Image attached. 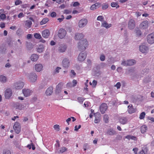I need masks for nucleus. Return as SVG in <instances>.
<instances>
[{"instance_id":"0eeeda50","label":"nucleus","mask_w":154,"mask_h":154,"mask_svg":"<svg viewBox=\"0 0 154 154\" xmlns=\"http://www.w3.org/2000/svg\"><path fill=\"white\" fill-rule=\"evenodd\" d=\"M66 33V31L64 29H61L59 31L58 35L60 38H63L65 37Z\"/></svg>"},{"instance_id":"864d4df0","label":"nucleus","mask_w":154,"mask_h":154,"mask_svg":"<svg viewBox=\"0 0 154 154\" xmlns=\"http://www.w3.org/2000/svg\"><path fill=\"white\" fill-rule=\"evenodd\" d=\"M97 83V81L94 80L92 82V86L93 87H95Z\"/></svg>"},{"instance_id":"09e8293b","label":"nucleus","mask_w":154,"mask_h":154,"mask_svg":"<svg viewBox=\"0 0 154 154\" xmlns=\"http://www.w3.org/2000/svg\"><path fill=\"white\" fill-rule=\"evenodd\" d=\"M77 100L78 102L80 103H82L84 100V98L82 97H78Z\"/></svg>"},{"instance_id":"13d9d810","label":"nucleus","mask_w":154,"mask_h":154,"mask_svg":"<svg viewBox=\"0 0 154 154\" xmlns=\"http://www.w3.org/2000/svg\"><path fill=\"white\" fill-rule=\"evenodd\" d=\"M97 8L94 4L92 5L90 8V9L92 10H94Z\"/></svg>"},{"instance_id":"412c9836","label":"nucleus","mask_w":154,"mask_h":154,"mask_svg":"<svg viewBox=\"0 0 154 154\" xmlns=\"http://www.w3.org/2000/svg\"><path fill=\"white\" fill-rule=\"evenodd\" d=\"M43 66L41 64H37L35 65V70L38 72H39L42 69Z\"/></svg>"},{"instance_id":"7c9ffc66","label":"nucleus","mask_w":154,"mask_h":154,"mask_svg":"<svg viewBox=\"0 0 154 154\" xmlns=\"http://www.w3.org/2000/svg\"><path fill=\"white\" fill-rule=\"evenodd\" d=\"M32 24V22L30 20H27L25 21V26L26 28H29L30 27Z\"/></svg>"},{"instance_id":"c85d7f7f","label":"nucleus","mask_w":154,"mask_h":154,"mask_svg":"<svg viewBox=\"0 0 154 154\" xmlns=\"http://www.w3.org/2000/svg\"><path fill=\"white\" fill-rule=\"evenodd\" d=\"M147 129V126L145 125H142L140 127V131L143 134L145 133Z\"/></svg>"},{"instance_id":"39448f33","label":"nucleus","mask_w":154,"mask_h":154,"mask_svg":"<svg viewBox=\"0 0 154 154\" xmlns=\"http://www.w3.org/2000/svg\"><path fill=\"white\" fill-rule=\"evenodd\" d=\"M147 41L148 43L152 44L154 43V34L151 33L147 36Z\"/></svg>"},{"instance_id":"69168bd1","label":"nucleus","mask_w":154,"mask_h":154,"mask_svg":"<svg viewBox=\"0 0 154 154\" xmlns=\"http://www.w3.org/2000/svg\"><path fill=\"white\" fill-rule=\"evenodd\" d=\"M64 12L66 14H69L71 12V11L69 10H64Z\"/></svg>"},{"instance_id":"7ed1b4c3","label":"nucleus","mask_w":154,"mask_h":154,"mask_svg":"<svg viewBox=\"0 0 154 154\" xmlns=\"http://www.w3.org/2000/svg\"><path fill=\"white\" fill-rule=\"evenodd\" d=\"M87 57V54L85 52H81L79 54L77 60L79 62H82L84 61Z\"/></svg>"},{"instance_id":"4be33fe9","label":"nucleus","mask_w":154,"mask_h":154,"mask_svg":"<svg viewBox=\"0 0 154 154\" xmlns=\"http://www.w3.org/2000/svg\"><path fill=\"white\" fill-rule=\"evenodd\" d=\"M66 48V46L65 45L63 44L61 45L59 47L58 51L60 52H64L65 51Z\"/></svg>"},{"instance_id":"a19ab883","label":"nucleus","mask_w":154,"mask_h":154,"mask_svg":"<svg viewBox=\"0 0 154 154\" xmlns=\"http://www.w3.org/2000/svg\"><path fill=\"white\" fill-rule=\"evenodd\" d=\"M109 117L107 115L105 114L103 116V120L106 123L108 122V121Z\"/></svg>"},{"instance_id":"bf43d9fd","label":"nucleus","mask_w":154,"mask_h":154,"mask_svg":"<svg viewBox=\"0 0 154 154\" xmlns=\"http://www.w3.org/2000/svg\"><path fill=\"white\" fill-rule=\"evenodd\" d=\"M80 5L79 3L77 2H75L73 4V6L74 7H75L77 6H79Z\"/></svg>"},{"instance_id":"79ce46f5","label":"nucleus","mask_w":154,"mask_h":154,"mask_svg":"<svg viewBox=\"0 0 154 154\" xmlns=\"http://www.w3.org/2000/svg\"><path fill=\"white\" fill-rule=\"evenodd\" d=\"M108 5L106 3H104L102 5V8L103 10H105L108 7Z\"/></svg>"},{"instance_id":"f257e3e1","label":"nucleus","mask_w":154,"mask_h":154,"mask_svg":"<svg viewBox=\"0 0 154 154\" xmlns=\"http://www.w3.org/2000/svg\"><path fill=\"white\" fill-rule=\"evenodd\" d=\"M78 45V47L80 50H84L88 45V42L86 39H83L80 41Z\"/></svg>"},{"instance_id":"9d476101","label":"nucleus","mask_w":154,"mask_h":154,"mask_svg":"<svg viewBox=\"0 0 154 154\" xmlns=\"http://www.w3.org/2000/svg\"><path fill=\"white\" fill-rule=\"evenodd\" d=\"M12 91L10 89H7L5 91V96L6 99H9L12 96Z\"/></svg>"},{"instance_id":"603ef678","label":"nucleus","mask_w":154,"mask_h":154,"mask_svg":"<svg viewBox=\"0 0 154 154\" xmlns=\"http://www.w3.org/2000/svg\"><path fill=\"white\" fill-rule=\"evenodd\" d=\"M72 87H74L77 84V82L76 80L74 79L72 81Z\"/></svg>"},{"instance_id":"e2e57ef3","label":"nucleus","mask_w":154,"mask_h":154,"mask_svg":"<svg viewBox=\"0 0 154 154\" xmlns=\"http://www.w3.org/2000/svg\"><path fill=\"white\" fill-rule=\"evenodd\" d=\"M138 150V148L135 147L133 149V151L134 152V153L135 154H137V152Z\"/></svg>"},{"instance_id":"4d7b16f0","label":"nucleus","mask_w":154,"mask_h":154,"mask_svg":"<svg viewBox=\"0 0 154 154\" xmlns=\"http://www.w3.org/2000/svg\"><path fill=\"white\" fill-rule=\"evenodd\" d=\"M121 86V84L120 82H118L117 84L115 85V86L117 87V89H119L120 88Z\"/></svg>"},{"instance_id":"5701e85b","label":"nucleus","mask_w":154,"mask_h":154,"mask_svg":"<svg viewBox=\"0 0 154 154\" xmlns=\"http://www.w3.org/2000/svg\"><path fill=\"white\" fill-rule=\"evenodd\" d=\"M62 85L61 84H59L56 86V93L58 94L60 93L62 89Z\"/></svg>"},{"instance_id":"0e129e2a","label":"nucleus","mask_w":154,"mask_h":154,"mask_svg":"<svg viewBox=\"0 0 154 154\" xmlns=\"http://www.w3.org/2000/svg\"><path fill=\"white\" fill-rule=\"evenodd\" d=\"M122 68L121 67H119L117 68L116 70L117 71L119 72H121L122 71Z\"/></svg>"},{"instance_id":"ddd939ff","label":"nucleus","mask_w":154,"mask_h":154,"mask_svg":"<svg viewBox=\"0 0 154 154\" xmlns=\"http://www.w3.org/2000/svg\"><path fill=\"white\" fill-rule=\"evenodd\" d=\"M101 27L105 28L106 29H108L112 26V24L111 23H108L106 21H104L101 22Z\"/></svg>"},{"instance_id":"052dcab7","label":"nucleus","mask_w":154,"mask_h":154,"mask_svg":"<svg viewBox=\"0 0 154 154\" xmlns=\"http://www.w3.org/2000/svg\"><path fill=\"white\" fill-rule=\"evenodd\" d=\"M5 23L3 22H1L0 24V27L1 28H3L5 27Z\"/></svg>"},{"instance_id":"ea45409f","label":"nucleus","mask_w":154,"mask_h":154,"mask_svg":"<svg viewBox=\"0 0 154 154\" xmlns=\"http://www.w3.org/2000/svg\"><path fill=\"white\" fill-rule=\"evenodd\" d=\"M146 114L144 112H142L140 115L139 118L140 119H143L145 116Z\"/></svg>"},{"instance_id":"a878e982","label":"nucleus","mask_w":154,"mask_h":154,"mask_svg":"<svg viewBox=\"0 0 154 154\" xmlns=\"http://www.w3.org/2000/svg\"><path fill=\"white\" fill-rule=\"evenodd\" d=\"M148 149L147 147L143 148L142 150L140 151L139 154H147Z\"/></svg>"},{"instance_id":"f3484780","label":"nucleus","mask_w":154,"mask_h":154,"mask_svg":"<svg viewBox=\"0 0 154 154\" xmlns=\"http://www.w3.org/2000/svg\"><path fill=\"white\" fill-rule=\"evenodd\" d=\"M95 119L94 122L95 123H98L100 122L101 119V115L99 113H97L94 114Z\"/></svg>"},{"instance_id":"aec40b11","label":"nucleus","mask_w":154,"mask_h":154,"mask_svg":"<svg viewBox=\"0 0 154 154\" xmlns=\"http://www.w3.org/2000/svg\"><path fill=\"white\" fill-rule=\"evenodd\" d=\"M23 92L24 96L26 97L30 96L32 93L31 91L29 89H23Z\"/></svg>"},{"instance_id":"774afa93","label":"nucleus","mask_w":154,"mask_h":154,"mask_svg":"<svg viewBox=\"0 0 154 154\" xmlns=\"http://www.w3.org/2000/svg\"><path fill=\"white\" fill-rule=\"evenodd\" d=\"M51 16L52 17H55L56 16V14L55 12H52L51 13Z\"/></svg>"},{"instance_id":"3c124183","label":"nucleus","mask_w":154,"mask_h":154,"mask_svg":"<svg viewBox=\"0 0 154 154\" xmlns=\"http://www.w3.org/2000/svg\"><path fill=\"white\" fill-rule=\"evenodd\" d=\"M15 5H16L22 4V2L20 0H17L15 2Z\"/></svg>"},{"instance_id":"2eb2a0df","label":"nucleus","mask_w":154,"mask_h":154,"mask_svg":"<svg viewBox=\"0 0 154 154\" xmlns=\"http://www.w3.org/2000/svg\"><path fill=\"white\" fill-rule=\"evenodd\" d=\"M69 60L68 59L65 58L62 61V64L64 68H68L69 66Z\"/></svg>"},{"instance_id":"49530a36","label":"nucleus","mask_w":154,"mask_h":154,"mask_svg":"<svg viewBox=\"0 0 154 154\" xmlns=\"http://www.w3.org/2000/svg\"><path fill=\"white\" fill-rule=\"evenodd\" d=\"M6 18V16L5 14H2L0 15V19L2 20H4Z\"/></svg>"},{"instance_id":"6e6d98bb","label":"nucleus","mask_w":154,"mask_h":154,"mask_svg":"<svg viewBox=\"0 0 154 154\" xmlns=\"http://www.w3.org/2000/svg\"><path fill=\"white\" fill-rule=\"evenodd\" d=\"M24 16V14L22 12L20 13L18 15V17L19 18H21Z\"/></svg>"},{"instance_id":"f03ea898","label":"nucleus","mask_w":154,"mask_h":154,"mask_svg":"<svg viewBox=\"0 0 154 154\" xmlns=\"http://www.w3.org/2000/svg\"><path fill=\"white\" fill-rule=\"evenodd\" d=\"M37 75L34 73H30L27 76V79L31 82H35L37 80Z\"/></svg>"},{"instance_id":"f704fd0d","label":"nucleus","mask_w":154,"mask_h":154,"mask_svg":"<svg viewBox=\"0 0 154 154\" xmlns=\"http://www.w3.org/2000/svg\"><path fill=\"white\" fill-rule=\"evenodd\" d=\"M49 21V19L47 18H43L40 22L41 25H42L46 23Z\"/></svg>"},{"instance_id":"de8ad7c7","label":"nucleus","mask_w":154,"mask_h":154,"mask_svg":"<svg viewBox=\"0 0 154 154\" xmlns=\"http://www.w3.org/2000/svg\"><path fill=\"white\" fill-rule=\"evenodd\" d=\"M3 154H11V152L8 149L4 150Z\"/></svg>"},{"instance_id":"5fc2aeb1","label":"nucleus","mask_w":154,"mask_h":154,"mask_svg":"<svg viewBox=\"0 0 154 154\" xmlns=\"http://www.w3.org/2000/svg\"><path fill=\"white\" fill-rule=\"evenodd\" d=\"M61 69V67H57L55 71V73H58L59 72V70Z\"/></svg>"},{"instance_id":"cd10ccee","label":"nucleus","mask_w":154,"mask_h":154,"mask_svg":"<svg viewBox=\"0 0 154 154\" xmlns=\"http://www.w3.org/2000/svg\"><path fill=\"white\" fill-rule=\"evenodd\" d=\"M7 79L6 76L3 75H0V82L2 83H5L7 82Z\"/></svg>"},{"instance_id":"1a4fd4ad","label":"nucleus","mask_w":154,"mask_h":154,"mask_svg":"<svg viewBox=\"0 0 154 154\" xmlns=\"http://www.w3.org/2000/svg\"><path fill=\"white\" fill-rule=\"evenodd\" d=\"M139 50L142 53H146L148 52L149 48L145 45H142L139 46Z\"/></svg>"},{"instance_id":"58836bf2","label":"nucleus","mask_w":154,"mask_h":154,"mask_svg":"<svg viewBox=\"0 0 154 154\" xmlns=\"http://www.w3.org/2000/svg\"><path fill=\"white\" fill-rule=\"evenodd\" d=\"M97 20L102 22L104 21V17L102 16H99L97 17Z\"/></svg>"},{"instance_id":"4c0bfd02","label":"nucleus","mask_w":154,"mask_h":154,"mask_svg":"<svg viewBox=\"0 0 154 154\" xmlns=\"http://www.w3.org/2000/svg\"><path fill=\"white\" fill-rule=\"evenodd\" d=\"M111 6L112 7H116V8H118L119 7V6L118 5L117 3L116 2H112L111 4Z\"/></svg>"},{"instance_id":"f8f14e48","label":"nucleus","mask_w":154,"mask_h":154,"mask_svg":"<svg viewBox=\"0 0 154 154\" xmlns=\"http://www.w3.org/2000/svg\"><path fill=\"white\" fill-rule=\"evenodd\" d=\"M23 85L24 83L21 82H17L14 84V87L17 89H20L22 88Z\"/></svg>"},{"instance_id":"6e6552de","label":"nucleus","mask_w":154,"mask_h":154,"mask_svg":"<svg viewBox=\"0 0 154 154\" xmlns=\"http://www.w3.org/2000/svg\"><path fill=\"white\" fill-rule=\"evenodd\" d=\"M84 37V35L82 33H77L75 35L74 38L76 40H82Z\"/></svg>"},{"instance_id":"bb28decb","label":"nucleus","mask_w":154,"mask_h":154,"mask_svg":"<svg viewBox=\"0 0 154 154\" xmlns=\"http://www.w3.org/2000/svg\"><path fill=\"white\" fill-rule=\"evenodd\" d=\"M38 58V56L36 54H32L31 56V60L33 61H36Z\"/></svg>"},{"instance_id":"423d86ee","label":"nucleus","mask_w":154,"mask_h":154,"mask_svg":"<svg viewBox=\"0 0 154 154\" xmlns=\"http://www.w3.org/2000/svg\"><path fill=\"white\" fill-rule=\"evenodd\" d=\"M13 128L17 134H19L21 130V127L20 123L18 122H16L14 124Z\"/></svg>"},{"instance_id":"2f4dec72","label":"nucleus","mask_w":154,"mask_h":154,"mask_svg":"<svg viewBox=\"0 0 154 154\" xmlns=\"http://www.w3.org/2000/svg\"><path fill=\"white\" fill-rule=\"evenodd\" d=\"M67 149L64 146L62 147H61L58 150H57V152L59 153H62L64 152H65L66 151H67Z\"/></svg>"},{"instance_id":"20e7f679","label":"nucleus","mask_w":154,"mask_h":154,"mask_svg":"<svg viewBox=\"0 0 154 154\" xmlns=\"http://www.w3.org/2000/svg\"><path fill=\"white\" fill-rule=\"evenodd\" d=\"M88 20L86 19H82L80 20L78 23V26L80 28H82L87 25Z\"/></svg>"},{"instance_id":"6ab92c4d","label":"nucleus","mask_w":154,"mask_h":154,"mask_svg":"<svg viewBox=\"0 0 154 154\" xmlns=\"http://www.w3.org/2000/svg\"><path fill=\"white\" fill-rule=\"evenodd\" d=\"M50 32L48 29H46L42 31V36L45 38H48L49 36Z\"/></svg>"},{"instance_id":"9b49d317","label":"nucleus","mask_w":154,"mask_h":154,"mask_svg":"<svg viewBox=\"0 0 154 154\" xmlns=\"http://www.w3.org/2000/svg\"><path fill=\"white\" fill-rule=\"evenodd\" d=\"M107 109V104L105 103H102L100 106V109L102 114H104Z\"/></svg>"},{"instance_id":"c03bdc74","label":"nucleus","mask_w":154,"mask_h":154,"mask_svg":"<svg viewBox=\"0 0 154 154\" xmlns=\"http://www.w3.org/2000/svg\"><path fill=\"white\" fill-rule=\"evenodd\" d=\"M136 33L137 36H140L141 35L142 33L141 31L138 29H136Z\"/></svg>"},{"instance_id":"dca6fc26","label":"nucleus","mask_w":154,"mask_h":154,"mask_svg":"<svg viewBox=\"0 0 154 154\" xmlns=\"http://www.w3.org/2000/svg\"><path fill=\"white\" fill-rule=\"evenodd\" d=\"M148 21H144L140 23V27L141 29H146L148 27Z\"/></svg>"},{"instance_id":"393cba45","label":"nucleus","mask_w":154,"mask_h":154,"mask_svg":"<svg viewBox=\"0 0 154 154\" xmlns=\"http://www.w3.org/2000/svg\"><path fill=\"white\" fill-rule=\"evenodd\" d=\"M53 88L50 87L48 88L45 92V94L47 95H50L52 93Z\"/></svg>"},{"instance_id":"37998d69","label":"nucleus","mask_w":154,"mask_h":154,"mask_svg":"<svg viewBox=\"0 0 154 154\" xmlns=\"http://www.w3.org/2000/svg\"><path fill=\"white\" fill-rule=\"evenodd\" d=\"M34 36L37 39H40L42 38L41 35L39 33H36L35 34Z\"/></svg>"},{"instance_id":"4468645a","label":"nucleus","mask_w":154,"mask_h":154,"mask_svg":"<svg viewBox=\"0 0 154 154\" xmlns=\"http://www.w3.org/2000/svg\"><path fill=\"white\" fill-rule=\"evenodd\" d=\"M128 27L130 29H132L134 28L135 26V21L133 19L129 20L128 22Z\"/></svg>"},{"instance_id":"c9c22d12","label":"nucleus","mask_w":154,"mask_h":154,"mask_svg":"<svg viewBox=\"0 0 154 154\" xmlns=\"http://www.w3.org/2000/svg\"><path fill=\"white\" fill-rule=\"evenodd\" d=\"M121 64L123 66H128V60H123L122 61Z\"/></svg>"},{"instance_id":"a18cd8bd","label":"nucleus","mask_w":154,"mask_h":154,"mask_svg":"<svg viewBox=\"0 0 154 154\" xmlns=\"http://www.w3.org/2000/svg\"><path fill=\"white\" fill-rule=\"evenodd\" d=\"M60 127L59 125H55L54 126V129L57 131H59Z\"/></svg>"},{"instance_id":"680f3d73","label":"nucleus","mask_w":154,"mask_h":154,"mask_svg":"<svg viewBox=\"0 0 154 154\" xmlns=\"http://www.w3.org/2000/svg\"><path fill=\"white\" fill-rule=\"evenodd\" d=\"M88 145L87 143H85L84 144L83 146V148L84 151H86L87 149H88Z\"/></svg>"},{"instance_id":"a211bd4d","label":"nucleus","mask_w":154,"mask_h":154,"mask_svg":"<svg viewBox=\"0 0 154 154\" xmlns=\"http://www.w3.org/2000/svg\"><path fill=\"white\" fill-rule=\"evenodd\" d=\"M119 122L121 124L124 125L127 123L128 120L127 117H122L119 118Z\"/></svg>"},{"instance_id":"338daca9","label":"nucleus","mask_w":154,"mask_h":154,"mask_svg":"<svg viewBox=\"0 0 154 154\" xmlns=\"http://www.w3.org/2000/svg\"><path fill=\"white\" fill-rule=\"evenodd\" d=\"M57 143L55 144V146H56L57 148H58L60 147V145L59 143V140H57L56 141Z\"/></svg>"},{"instance_id":"72a5a7b5","label":"nucleus","mask_w":154,"mask_h":154,"mask_svg":"<svg viewBox=\"0 0 154 154\" xmlns=\"http://www.w3.org/2000/svg\"><path fill=\"white\" fill-rule=\"evenodd\" d=\"M125 138L129 140H130V139L134 140H136V137H135L130 135L126 136Z\"/></svg>"},{"instance_id":"c756f323","label":"nucleus","mask_w":154,"mask_h":154,"mask_svg":"<svg viewBox=\"0 0 154 154\" xmlns=\"http://www.w3.org/2000/svg\"><path fill=\"white\" fill-rule=\"evenodd\" d=\"M107 134L110 135H112L116 134V132L112 129H109L107 131Z\"/></svg>"},{"instance_id":"b1692460","label":"nucleus","mask_w":154,"mask_h":154,"mask_svg":"<svg viewBox=\"0 0 154 154\" xmlns=\"http://www.w3.org/2000/svg\"><path fill=\"white\" fill-rule=\"evenodd\" d=\"M128 111L129 113H132L135 112V109L133 108L132 105H129L128 107Z\"/></svg>"},{"instance_id":"e433bc0d","label":"nucleus","mask_w":154,"mask_h":154,"mask_svg":"<svg viewBox=\"0 0 154 154\" xmlns=\"http://www.w3.org/2000/svg\"><path fill=\"white\" fill-rule=\"evenodd\" d=\"M44 47L42 45L40 46L37 49L38 52L41 53L44 51Z\"/></svg>"},{"instance_id":"473e14b6","label":"nucleus","mask_w":154,"mask_h":154,"mask_svg":"<svg viewBox=\"0 0 154 154\" xmlns=\"http://www.w3.org/2000/svg\"><path fill=\"white\" fill-rule=\"evenodd\" d=\"M128 60V66H132L136 63V61L133 59H131Z\"/></svg>"},{"instance_id":"8fccbe9b","label":"nucleus","mask_w":154,"mask_h":154,"mask_svg":"<svg viewBox=\"0 0 154 154\" xmlns=\"http://www.w3.org/2000/svg\"><path fill=\"white\" fill-rule=\"evenodd\" d=\"M100 59L101 61H104L105 59V57L103 54H101L100 56Z\"/></svg>"}]
</instances>
